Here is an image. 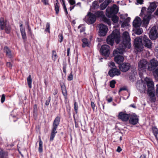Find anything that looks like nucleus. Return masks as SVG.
<instances>
[{"label": "nucleus", "mask_w": 158, "mask_h": 158, "mask_svg": "<svg viewBox=\"0 0 158 158\" xmlns=\"http://www.w3.org/2000/svg\"><path fill=\"white\" fill-rule=\"evenodd\" d=\"M156 4L155 2L151 3L147 9L146 7H142L140 16L143 18V25L147 26L152 18V13L156 8Z\"/></svg>", "instance_id": "nucleus-1"}, {"label": "nucleus", "mask_w": 158, "mask_h": 158, "mask_svg": "<svg viewBox=\"0 0 158 158\" xmlns=\"http://www.w3.org/2000/svg\"><path fill=\"white\" fill-rule=\"evenodd\" d=\"M123 41L120 44L118 48L114 50L113 55H115L118 54H123L125 51L126 48H130L131 46V39L129 33L127 31L124 32L123 34Z\"/></svg>", "instance_id": "nucleus-2"}, {"label": "nucleus", "mask_w": 158, "mask_h": 158, "mask_svg": "<svg viewBox=\"0 0 158 158\" xmlns=\"http://www.w3.org/2000/svg\"><path fill=\"white\" fill-rule=\"evenodd\" d=\"M120 32L118 30L115 29L107 37L106 42L108 44L113 46L114 41L116 44H118L120 42Z\"/></svg>", "instance_id": "nucleus-3"}, {"label": "nucleus", "mask_w": 158, "mask_h": 158, "mask_svg": "<svg viewBox=\"0 0 158 158\" xmlns=\"http://www.w3.org/2000/svg\"><path fill=\"white\" fill-rule=\"evenodd\" d=\"M148 87V94L150 97V101L151 102H154L156 101V98L154 90V83L152 78L146 77L144 79Z\"/></svg>", "instance_id": "nucleus-4"}, {"label": "nucleus", "mask_w": 158, "mask_h": 158, "mask_svg": "<svg viewBox=\"0 0 158 158\" xmlns=\"http://www.w3.org/2000/svg\"><path fill=\"white\" fill-rule=\"evenodd\" d=\"M60 118L59 116H57L55 118L52 124V128L50 137V140L52 141L57 133V129L60 122Z\"/></svg>", "instance_id": "nucleus-5"}, {"label": "nucleus", "mask_w": 158, "mask_h": 158, "mask_svg": "<svg viewBox=\"0 0 158 158\" xmlns=\"http://www.w3.org/2000/svg\"><path fill=\"white\" fill-rule=\"evenodd\" d=\"M118 11V8L115 4L113 5L111 7H108L106 10V15L108 17H111L112 16L117 14Z\"/></svg>", "instance_id": "nucleus-6"}, {"label": "nucleus", "mask_w": 158, "mask_h": 158, "mask_svg": "<svg viewBox=\"0 0 158 158\" xmlns=\"http://www.w3.org/2000/svg\"><path fill=\"white\" fill-rule=\"evenodd\" d=\"M84 20L88 24H93L96 20V16L94 14L89 12L85 16Z\"/></svg>", "instance_id": "nucleus-7"}, {"label": "nucleus", "mask_w": 158, "mask_h": 158, "mask_svg": "<svg viewBox=\"0 0 158 158\" xmlns=\"http://www.w3.org/2000/svg\"><path fill=\"white\" fill-rule=\"evenodd\" d=\"M134 44L135 49L138 52H140L142 50L143 48L142 39L139 37H137L135 40Z\"/></svg>", "instance_id": "nucleus-8"}, {"label": "nucleus", "mask_w": 158, "mask_h": 158, "mask_svg": "<svg viewBox=\"0 0 158 158\" xmlns=\"http://www.w3.org/2000/svg\"><path fill=\"white\" fill-rule=\"evenodd\" d=\"M110 48L109 46L104 44L102 46L100 49V52L104 56L108 57L110 54Z\"/></svg>", "instance_id": "nucleus-9"}, {"label": "nucleus", "mask_w": 158, "mask_h": 158, "mask_svg": "<svg viewBox=\"0 0 158 158\" xmlns=\"http://www.w3.org/2000/svg\"><path fill=\"white\" fill-rule=\"evenodd\" d=\"M99 29L100 35L101 36H105L108 31L107 26L103 24H100L98 25Z\"/></svg>", "instance_id": "nucleus-10"}, {"label": "nucleus", "mask_w": 158, "mask_h": 158, "mask_svg": "<svg viewBox=\"0 0 158 158\" xmlns=\"http://www.w3.org/2000/svg\"><path fill=\"white\" fill-rule=\"evenodd\" d=\"M150 38L152 40H155L158 37V33L156 27H153L150 30L149 34Z\"/></svg>", "instance_id": "nucleus-11"}, {"label": "nucleus", "mask_w": 158, "mask_h": 158, "mask_svg": "<svg viewBox=\"0 0 158 158\" xmlns=\"http://www.w3.org/2000/svg\"><path fill=\"white\" fill-rule=\"evenodd\" d=\"M158 66V62L154 59L150 60L148 64V69L149 71H152L155 69Z\"/></svg>", "instance_id": "nucleus-12"}, {"label": "nucleus", "mask_w": 158, "mask_h": 158, "mask_svg": "<svg viewBox=\"0 0 158 158\" xmlns=\"http://www.w3.org/2000/svg\"><path fill=\"white\" fill-rule=\"evenodd\" d=\"M131 67V64L129 63H123L121 64L118 66L120 70L123 72H126L128 71L130 69Z\"/></svg>", "instance_id": "nucleus-13"}, {"label": "nucleus", "mask_w": 158, "mask_h": 158, "mask_svg": "<svg viewBox=\"0 0 158 158\" xmlns=\"http://www.w3.org/2000/svg\"><path fill=\"white\" fill-rule=\"evenodd\" d=\"M148 64V62L145 60H140L138 63V69L139 71H143L146 69Z\"/></svg>", "instance_id": "nucleus-14"}, {"label": "nucleus", "mask_w": 158, "mask_h": 158, "mask_svg": "<svg viewBox=\"0 0 158 158\" xmlns=\"http://www.w3.org/2000/svg\"><path fill=\"white\" fill-rule=\"evenodd\" d=\"M136 86L137 89L141 93L145 92L146 86L145 84L142 81H138L136 83Z\"/></svg>", "instance_id": "nucleus-15"}, {"label": "nucleus", "mask_w": 158, "mask_h": 158, "mask_svg": "<svg viewBox=\"0 0 158 158\" xmlns=\"http://www.w3.org/2000/svg\"><path fill=\"white\" fill-rule=\"evenodd\" d=\"M108 74L111 77H113L119 75L121 74V72L116 68H112L108 72Z\"/></svg>", "instance_id": "nucleus-16"}, {"label": "nucleus", "mask_w": 158, "mask_h": 158, "mask_svg": "<svg viewBox=\"0 0 158 158\" xmlns=\"http://www.w3.org/2000/svg\"><path fill=\"white\" fill-rule=\"evenodd\" d=\"M130 117L129 114H127L123 112H120L118 115V119L124 122L127 121L128 120Z\"/></svg>", "instance_id": "nucleus-17"}, {"label": "nucleus", "mask_w": 158, "mask_h": 158, "mask_svg": "<svg viewBox=\"0 0 158 158\" xmlns=\"http://www.w3.org/2000/svg\"><path fill=\"white\" fill-rule=\"evenodd\" d=\"M143 40L145 47L151 49L152 48V42L145 35L143 36Z\"/></svg>", "instance_id": "nucleus-18"}, {"label": "nucleus", "mask_w": 158, "mask_h": 158, "mask_svg": "<svg viewBox=\"0 0 158 158\" xmlns=\"http://www.w3.org/2000/svg\"><path fill=\"white\" fill-rule=\"evenodd\" d=\"M138 121L139 118L138 116L135 114H133L130 116L129 122L130 123L135 125L138 123Z\"/></svg>", "instance_id": "nucleus-19"}, {"label": "nucleus", "mask_w": 158, "mask_h": 158, "mask_svg": "<svg viewBox=\"0 0 158 158\" xmlns=\"http://www.w3.org/2000/svg\"><path fill=\"white\" fill-rule=\"evenodd\" d=\"M141 23L142 21L140 18L138 17H136L133 22V25L135 27H138L140 26Z\"/></svg>", "instance_id": "nucleus-20"}, {"label": "nucleus", "mask_w": 158, "mask_h": 158, "mask_svg": "<svg viewBox=\"0 0 158 158\" xmlns=\"http://www.w3.org/2000/svg\"><path fill=\"white\" fill-rule=\"evenodd\" d=\"M112 1V0H106L102 3L100 5V10H104L107 6Z\"/></svg>", "instance_id": "nucleus-21"}, {"label": "nucleus", "mask_w": 158, "mask_h": 158, "mask_svg": "<svg viewBox=\"0 0 158 158\" xmlns=\"http://www.w3.org/2000/svg\"><path fill=\"white\" fill-rule=\"evenodd\" d=\"M114 59L115 62L119 65L123 62L124 58L121 56L117 55L114 57Z\"/></svg>", "instance_id": "nucleus-22"}, {"label": "nucleus", "mask_w": 158, "mask_h": 158, "mask_svg": "<svg viewBox=\"0 0 158 158\" xmlns=\"http://www.w3.org/2000/svg\"><path fill=\"white\" fill-rule=\"evenodd\" d=\"M4 51L6 53V56L9 58H11L12 57V55L10 50L7 47H4Z\"/></svg>", "instance_id": "nucleus-23"}, {"label": "nucleus", "mask_w": 158, "mask_h": 158, "mask_svg": "<svg viewBox=\"0 0 158 158\" xmlns=\"http://www.w3.org/2000/svg\"><path fill=\"white\" fill-rule=\"evenodd\" d=\"M0 158H8V152L0 148Z\"/></svg>", "instance_id": "nucleus-24"}, {"label": "nucleus", "mask_w": 158, "mask_h": 158, "mask_svg": "<svg viewBox=\"0 0 158 158\" xmlns=\"http://www.w3.org/2000/svg\"><path fill=\"white\" fill-rule=\"evenodd\" d=\"M82 41L83 43L82 45L83 48L86 47H88L89 46L90 43L89 42L87 39L86 38L83 39H82Z\"/></svg>", "instance_id": "nucleus-25"}, {"label": "nucleus", "mask_w": 158, "mask_h": 158, "mask_svg": "<svg viewBox=\"0 0 158 158\" xmlns=\"http://www.w3.org/2000/svg\"><path fill=\"white\" fill-rule=\"evenodd\" d=\"M20 31L22 38L24 40H25L27 39V36L24 28H23V27H21L20 28Z\"/></svg>", "instance_id": "nucleus-26"}, {"label": "nucleus", "mask_w": 158, "mask_h": 158, "mask_svg": "<svg viewBox=\"0 0 158 158\" xmlns=\"http://www.w3.org/2000/svg\"><path fill=\"white\" fill-rule=\"evenodd\" d=\"M102 19L103 22L107 23L109 26L111 25V22L110 20L109 19L106 18L105 16L102 17Z\"/></svg>", "instance_id": "nucleus-27"}, {"label": "nucleus", "mask_w": 158, "mask_h": 158, "mask_svg": "<svg viewBox=\"0 0 158 158\" xmlns=\"http://www.w3.org/2000/svg\"><path fill=\"white\" fill-rule=\"evenodd\" d=\"M0 23L1 29L3 30L4 29V26H5V23H7L6 22H4V19L2 18H0Z\"/></svg>", "instance_id": "nucleus-28"}, {"label": "nucleus", "mask_w": 158, "mask_h": 158, "mask_svg": "<svg viewBox=\"0 0 158 158\" xmlns=\"http://www.w3.org/2000/svg\"><path fill=\"white\" fill-rule=\"evenodd\" d=\"M95 15L97 17H101L102 18L103 16H104V15L103 12L101 11H97L95 12Z\"/></svg>", "instance_id": "nucleus-29"}, {"label": "nucleus", "mask_w": 158, "mask_h": 158, "mask_svg": "<svg viewBox=\"0 0 158 158\" xmlns=\"http://www.w3.org/2000/svg\"><path fill=\"white\" fill-rule=\"evenodd\" d=\"M61 88L63 95L64 96H66L67 95V92L65 85H61Z\"/></svg>", "instance_id": "nucleus-30"}, {"label": "nucleus", "mask_w": 158, "mask_h": 158, "mask_svg": "<svg viewBox=\"0 0 158 158\" xmlns=\"http://www.w3.org/2000/svg\"><path fill=\"white\" fill-rule=\"evenodd\" d=\"M27 84L28 85V86L29 88H31V83H32V79L31 76L30 75H29L28 77L27 78Z\"/></svg>", "instance_id": "nucleus-31"}, {"label": "nucleus", "mask_w": 158, "mask_h": 158, "mask_svg": "<svg viewBox=\"0 0 158 158\" xmlns=\"http://www.w3.org/2000/svg\"><path fill=\"white\" fill-rule=\"evenodd\" d=\"M59 3H56L55 4V10L56 11V14H58L59 13Z\"/></svg>", "instance_id": "nucleus-32"}, {"label": "nucleus", "mask_w": 158, "mask_h": 158, "mask_svg": "<svg viewBox=\"0 0 158 158\" xmlns=\"http://www.w3.org/2000/svg\"><path fill=\"white\" fill-rule=\"evenodd\" d=\"M39 151L40 152H42L43 151V142L40 139L39 140Z\"/></svg>", "instance_id": "nucleus-33"}, {"label": "nucleus", "mask_w": 158, "mask_h": 158, "mask_svg": "<svg viewBox=\"0 0 158 158\" xmlns=\"http://www.w3.org/2000/svg\"><path fill=\"white\" fill-rule=\"evenodd\" d=\"M152 131L156 139H157V136L158 134V130L156 127H152Z\"/></svg>", "instance_id": "nucleus-34"}, {"label": "nucleus", "mask_w": 158, "mask_h": 158, "mask_svg": "<svg viewBox=\"0 0 158 158\" xmlns=\"http://www.w3.org/2000/svg\"><path fill=\"white\" fill-rule=\"evenodd\" d=\"M111 17L112 20L114 23H118V18L117 16L114 15Z\"/></svg>", "instance_id": "nucleus-35"}, {"label": "nucleus", "mask_w": 158, "mask_h": 158, "mask_svg": "<svg viewBox=\"0 0 158 158\" xmlns=\"http://www.w3.org/2000/svg\"><path fill=\"white\" fill-rule=\"evenodd\" d=\"M57 57L56 53L55 51L53 50L52 51V60L55 61Z\"/></svg>", "instance_id": "nucleus-36"}, {"label": "nucleus", "mask_w": 158, "mask_h": 158, "mask_svg": "<svg viewBox=\"0 0 158 158\" xmlns=\"http://www.w3.org/2000/svg\"><path fill=\"white\" fill-rule=\"evenodd\" d=\"M5 27L6 32L8 34L10 32L11 29V28L10 26L8 25L7 23H5Z\"/></svg>", "instance_id": "nucleus-37"}, {"label": "nucleus", "mask_w": 158, "mask_h": 158, "mask_svg": "<svg viewBox=\"0 0 158 158\" xmlns=\"http://www.w3.org/2000/svg\"><path fill=\"white\" fill-rule=\"evenodd\" d=\"M92 7L94 9H97L99 8V5L97 1H94L92 4Z\"/></svg>", "instance_id": "nucleus-38"}, {"label": "nucleus", "mask_w": 158, "mask_h": 158, "mask_svg": "<svg viewBox=\"0 0 158 158\" xmlns=\"http://www.w3.org/2000/svg\"><path fill=\"white\" fill-rule=\"evenodd\" d=\"M50 24L49 23H47L46 26V29H45V31L46 32H48V33H50Z\"/></svg>", "instance_id": "nucleus-39"}, {"label": "nucleus", "mask_w": 158, "mask_h": 158, "mask_svg": "<svg viewBox=\"0 0 158 158\" xmlns=\"http://www.w3.org/2000/svg\"><path fill=\"white\" fill-rule=\"evenodd\" d=\"M143 32V30L142 28H139L136 30L135 33L137 35H140Z\"/></svg>", "instance_id": "nucleus-40"}, {"label": "nucleus", "mask_w": 158, "mask_h": 158, "mask_svg": "<svg viewBox=\"0 0 158 158\" xmlns=\"http://www.w3.org/2000/svg\"><path fill=\"white\" fill-rule=\"evenodd\" d=\"M115 83L116 81L114 80H112L110 82V86L112 88H114Z\"/></svg>", "instance_id": "nucleus-41"}, {"label": "nucleus", "mask_w": 158, "mask_h": 158, "mask_svg": "<svg viewBox=\"0 0 158 158\" xmlns=\"http://www.w3.org/2000/svg\"><path fill=\"white\" fill-rule=\"evenodd\" d=\"M63 2V8L64 9V10L65 12L66 13V15H67L68 14V12L67 11V9L66 8V7L65 6V4L64 2V0H62Z\"/></svg>", "instance_id": "nucleus-42"}, {"label": "nucleus", "mask_w": 158, "mask_h": 158, "mask_svg": "<svg viewBox=\"0 0 158 158\" xmlns=\"http://www.w3.org/2000/svg\"><path fill=\"white\" fill-rule=\"evenodd\" d=\"M74 109L76 113H77V110L78 109V105L76 102H75L74 103Z\"/></svg>", "instance_id": "nucleus-43"}, {"label": "nucleus", "mask_w": 158, "mask_h": 158, "mask_svg": "<svg viewBox=\"0 0 158 158\" xmlns=\"http://www.w3.org/2000/svg\"><path fill=\"white\" fill-rule=\"evenodd\" d=\"M78 29H80V32H82L85 31V27H82L81 25H79L78 27Z\"/></svg>", "instance_id": "nucleus-44"}, {"label": "nucleus", "mask_w": 158, "mask_h": 158, "mask_svg": "<svg viewBox=\"0 0 158 158\" xmlns=\"http://www.w3.org/2000/svg\"><path fill=\"white\" fill-rule=\"evenodd\" d=\"M43 4L45 5H49L48 0H41Z\"/></svg>", "instance_id": "nucleus-45"}, {"label": "nucleus", "mask_w": 158, "mask_h": 158, "mask_svg": "<svg viewBox=\"0 0 158 158\" xmlns=\"http://www.w3.org/2000/svg\"><path fill=\"white\" fill-rule=\"evenodd\" d=\"M108 65L110 67H112V68H114H114H116V67L115 66L114 63L112 62L109 63L108 64Z\"/></svg>", "instance_id": "nucleus-46"}, {"label": "nucleus", "mask_w": 158, "mask_h": 158, "mask_svg": "<svg viewBox=\"0 0 158 158\" xmlns=\"http://www.w3.org/2000/svg\"><path fill=\"white\" fill-rule=\"evenodd\" d=\"M73 76L72 74V73L71 72L69 75L68 77V80L69 81H71L73 79Z\"/></svg>", "instance_id": "nucleus-47"}, {"label": "nucleus", "mask_w": 158, "mask_h": 158, "mask_svg": "<svg viewBox=\"0 0 158 158\" xmlns=\"http://www.w3.org/2000/svg\"><path fill=\"white\" fill-rule=\"evenodd\" d=\"M51 99V98L50 96H49L47 100L45 102V105L46 106H48L49 105Z\"/></svg>", "instance_id": "nucleus-48"}, {"label": "nucleus", "mask_w": 158, "mask_h": 158, "mask_svg": "<svg viewBox=\"0 0 158 158\" xmlns=\"http://www.w3.org/2000/svg\"><path fill=\"white\" fill-rule=\"evenodd\" d=\"M58 36L60 40V43H61L63 39L62 34L61 33L59 34Z\"/></svg>", "instance_id": "nucleus-49"}, {"label": "nucleus", "mask_w": 158, "mask_h": 158, "mask_svg": "<svg viewBox=\"0 0 158 158\" xmlns=\"http://www.w3.org/2000/svg\"><path fill=\"white\" fill-rule=\"evenodd\" d=\"M33 112L34 113H36L37 111V106L35 104L34 105Z\"/></svg>", "instance_id": "nucleus-50"}, {"label": "nucleus", "mask_w": 158, "mask_h": 158, "mask_svg": "<svg viewBox=\"0 0 158 158\" xmlns=\"http://www.w3.org/2000/svg\"><path fill=\"white\" fill-rule=\"evenodd\" d=\"M5 96L4 94H3L1 98V102L2 103H3L5 100Z\"/></svg>", "instance_id": "nucleus-51"}, {"label": "nucleus", "mask_w": 158, "mask_h": 158, "mask_svg": "<svg viewBox=\"0 0 158 158\" xmlns=\"http://www.w3.org/2000/svg\"><path fill=\"white\" fill-rule=\"evenodd\" d=\"M69 2L71 5H75V1L74 0H69Z\"/></svg>", "instance_id": "nucleus-52"}, {"label": "nucleus", "mask_w": 158, "mask_h": 158, "mask_svg": "<svg viewBox=\"0 0 158 158\" xmlns=\"http://www.w3.org/2000/svg\"><path fill=\"white\" fill-rule=\"evenodd\" d=\"M154 75L155 77H158V69H156L154 71Z\"/></svg>", "instance_id": "nucleus-53"}, {"label": "nucleus", "mask_w": 158, "mask_h": 158, "mask_svg": "<svg viewBox=\"0 0 158 158\" xmlns=\"http://www.w3.org/2000/svg\"><path fill=\"white\" fill-rule=\"evenodd\" d=\"M106 100L109 103L111 102L113 100V98L112 97H110L109 98H106Z\"/></svg>", "instance_id": "nucleus-54"}, {"label": "nucleus", "mask_w": 158, "mask_h": 158, "mask_svg": "<svg viewBox=\"0 0 158 158\" xmlns=\"http://www.w3.org/2000/svg\"><path fill=\"white\" fill-rule=\"evenodd\" d=\"M137 4H142L143 3V0H136Z\"/></svg>", "instance_id": "nucleus-55"}, {"label": "nucleus", "mask_w": 158, "mask_h": 158, "mask_svg": "<svg viewBox=\"0 0 158 158\" xmlns=\"http://www.w3.org/2000/svg\"><path fill=\"white\" fill-rule=\"evenodd\" d=\"M91 105L93 110H94L95 106L94 103L93 102H91Z\"/></svg>", "instance_id": "nucleus-56"}, {"label": "nucleus", "mask_w": 158, "mask_h": 158, "mask_svg": "<svg viewBox=\"0 0 158 158\" xmlns=\"http://www.w3.org/2000/svg\"><path fill=\"white\" fill-rule=\"evenodd\" d=\"M122 150V149L121 148H120V147L119 146H118V148H117V150H116V151L118 152H121V151Z\"/></svg>", "instance_id": "nucleus-57"}, {"label": "nucleus", "mask_w": 158, "mask_h": 158, "mask_svg": "<svg viewBox=\"0 0 158 158\" xmlns=\"http://www.w3.org/2000/svg\"><path fill=\"white\" fill-rule=\"evenodd\" d=\"M6 65L8 67H9L10 68H11L12 67V65L11 63L10 62L7 63Z\"/></svg>", "instance_id": "nucleus-58"}, {"label": "nucleus", "mask_w": 158, "mask_h": 158, "mask_svg": "<svg viewBox=\"0 0 158 158\" xmlns=\"http://www.w3.org/2000/svg\"><path fill=\"white\" fill-rule=\"evenodd\" d=\"M27 26H28V30L30 34H31V28L30 27L28 24L27 23Z\"/></svg>", "instance_id": "nucleus-59"}, {"label": "nucleus", "mask_w": 158, "mask_h": 158, "mask_svg": "<svg viewBox=\"0 0 158 158\" xmlns=\"http://www.w3.org/2000/svg\"><path fill=\"white\" fill-rule=\"evenodd\" d=\"M70 48H68L67 49V56H69V52H70Z\"/></svg>", "instance_id": "nucleus-60"}, {"label": "nucleus", "mask_w": 158, "mask_h": 158, "mask_svg": "<svg viewBox=\"0 0 158 158\" xmlns=\"http://www.w3.org/2000/svg\"><path fill=\"white\" fill-rule=\"evenodd\" d=\"M58 91L56 89H55L54 90L53 94L54 95H56Z\"/></svg>", "instance_id": "nucleus-61"}, {"label": "nucleus", "mask_w": 158, "mask_h": 158, "mask_svg": "<svg viewBox=\"0 0 158 158\" xmlns=\"http://www.w3.org/2000/svg\"><path fill=\"white\" fill-rule=\"evenodd\" d=\"M126 90V88H121L120 89H119V91L120 92L122 90Z\"/></svg>", "instance_id": "nucleus-62"}, {"label": "nucleus", "mask_w": 158, "mask_h": 158, "mask_svg": "<svg viewBox=\"0 0 158 158\" xmlns=\"http://www.w3.org/2000/svg\"><path fill=\"white\" fill-rule=\"evenodd\" d=\"M155 51L156 53L158 52V46L155 48Z\"/></svg>", "instance_id": "nucleus-63"}, {"label": "nucleus", "mask_w": 158, "mask_h": 158, "mask_svg": "<svg viewBox=\"0 0 158 158\" xmlns=\"http://www.w3.org/2000/svg\"><path fill=\"white\" fill-rule=\"evenodd\" d=\"M146 156L144 155H141L139 158H145Z\"/></svg>", "instance_id": "nucleus-64"}]
</instances>
